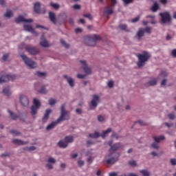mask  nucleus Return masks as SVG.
Listing matches in <instances>:
<instances>
[{"mask_svg": "<svg viewBox=\"0 0 176 176\" xmlns=\"http://www.w3.org/2000/svg\"><path fill=\"white\" fill-rule=\"evenodd\" d=\"M112 138H116V140H118V138H119V135H117L116 133L113 132L111 135Z\"/></svg>", "mask_w": 176, "mask_h": 176, "instance_id": "52", "label": "nucleus"}, {"mask_svg": "<svg viewBox=\"0 0 176 176\" xmlns=\"http://www.w3.org/2000/svg\"><path fill=\"white\" fill-rule=\"evenodd\" d=\"M137 123H139L140 126H146V122L142 120H138L137 122H135L134 124H137Z\"/></svg>", "mask_w": 176, "mask_h": 176, "instance_id": "35", "label": "nucleus"}, {"mask_svg": "<svg viewBox=\"0 0 176 176\" xmlns=\"http://www.w3.org/2000/svg\"><path fill=\"white\" fill-rule=\"evenodd\" d=\"M20 102L22 107H28L30 104V100H28V98L27 96L21 95L20 96Z\"/></svg>", "mask_w": 176, "mask_h": 176, "instance_id": "15", "label": "nucleus"}, {"mask_svg": "<svg viewBox=\"0 0 176 176\" xmlns=\"http://www.w3.org/2000/svg\"><path fill=\"white\" fill-rule=\"evenodd\" d=\"M129 166H131L132 167H135V166H137V162L134 160H132V161L129 162Z\"/></svg>", "mask_w": 176, "mask_h": 176, "instance_id": "39", "label": "nucleus"}, {"mask_svg": "<svg viewBox=\"0 0 176 176\" xmlns=\"http://www.w3.org/2000/svg\"><path fill=\"white\" fill-rule=\"evenodd\" d=\"M78 165L79 166V167H82L85 165V162H83L82 160H79L78 161Z\"/></svg>", "mask_w": 176, "mask_h": 176, "instance_id": "48", "label": "nucleus"}, {"mask_svg": "<svg viewBox=\"0 0 176 176\" xmlns=\"http://www.w3.org/2000/svg\"><path fill=\"white\" fill-rule=\"evenodd\" d=\"M160 16H161L162 22L164 24H166V23H170V21H171V16L170 15V12H161L160 13Z\"/></svg>", "mask_w": 176, "mask_h": 176, "instance_id": "9", "label": "nucleus"}, {"mask_svg": "<svg viewBox=\"0 0 176 176\" xmlns=\"http://www.w3.org/2000/svg\"><path fill=\"white\" fill-rule=\"evenodd\" d=\"M40 45L43 47H49V46H50L49 45V43L47 42V41H46V38H44L43 36H42L41 38Z\"/></svg>", "mask_w": 176, "mask_h": 176, "instance_id": "20", "label": "nucleus"}, {"mask_svg": "<svg viewBox=\"0 0 176 176\" xmlns=\"http://www.w3.org/2000/svg\"><path fill=\"white\" fill-rule=\"evenodd\" d=\"M80 63L84 65L82 68L85 74L87 75L91 74V69L86 65V60H80Z\"/></svg>", "mask_w": 176, "mask_h": 176, "instance_id": "17", "label": "nucleus"}, {"mask_svg": "<svg viewBox=\"0 0 176 176\" xmlns=\"http://www.w3.org/2000/svg\"><path fill=\"white\" fill-rule=\"evenodd\" d=\"M64 78L65 79H67L69 86H71V87H74V86L75 85V81L72 79V78L68 77V76L67 75H64Z\"/></svg>", "mask_w": 176, "mask_h": 176, "instance_id": "22", "label": "nucleus"}, {"mask_svg": "<svg viewBox=\"0 0 176 176\" xmlns=\"http://www.w3.org/2000/svg\"><path fill=\"white\" fill-rule=\"evenodd\" d=\"M8 112L10 113V116L13 120H16L17 118H19L17 115L14 114V113L12 112V111L8 110Z\"/></svg>", "mask_w": 176, "mask_h": 176, "instance_id": "29", "label": "nucleus"}, {"mask_svg": "<svg viewBox=\"0 0 176 176\" xmlns=\"http://www.w3.org/2000/svg\"><path fill=\"white\" fill-rule=\"evenodd\" d=\"M26 52H28V53H29L30 54H38V53H39V50L35 47H30V46H26L25 47Z\"/></svg>", "mask_w": 176, "mask_h": 176, "instance_id": "12", "label": "nucleus"}, {"mask_svg": "<svg viewBox=\"0 0 176 176\" xmlns=\"http://www.w3.org/2000/svg\"><path fill=\"white\" fill-rule=\"evenodd\" d=\"M113 14V10L112 9V8L109 6L104 7V10L103 12V14L104 17L108 18V16H110V14Z\"/></svg>", "mask_w": 176, "mask_h": 176, "instance_id": "16", "label": "nucleus"}, {"mask_svg": "<svg viewBox=\"0 0 176 176\" xmlns=\"http://www.w3.org/2000/svg\"><path fill=\"white\" fill-rule=\"evenodd\" d=\"M77 78H78V79H85V78H86V75L78 74H77Z\"/></svg>", "mask_w": 176, "mask_h": 176, "instance_id": "46", "label": "nucleus"}, {"mask_svg": "<svg viewBox=\"0 0 176 176\" xmlns=\"http://www.w3.org/2000/svg\"><path fill=\"white\" fill-rule=\"evenodd\" d=\"M23 27L25 31H28L29 32H32V34H35V30L32 28V26L28 24H25Z\"/></svg>", "mask_w": 176, "mask_h": 176, "instance_id": "21", "label": "nucleus"}, {"mask_svg": "<svg viewBox=\"0 0 176 176\" xmlns=\"http://www.w3.org/2000/svg\"><path fill=\"white\" fill-rule=\"evenodd\" d=\"M16 79V76L7 74L4 76L0 77V83H5V82H9L10 80H14Z\"/></svg>", "mask_w": 176, "mask_h": 176, "instance_id": "11", "label": "nucleus"}, {"mask_svg": "<svg viewBox=\"0 0 176 176\" xmlns=\"http://www.w3.org/2000/svg\"><path fill=\"white\" fill-rule=\"evenodd\" d=\"M144 34H145V31L144 30V29L140 28L137 33L138 39H141V38H142V36H144Z\"/></svg>", "mask_w": 176, "mask_h": 176, "instance_id": "26", "label": "nucleus"}, {"mask_svg": "<svg viewBox=\"0 0 176 176\" xmlns=\"http://www.w3.org/2000/svg\"><path fill=\"white\" fill-rule=\"evenodd\" d=\"M154 141H155V142H153L151 144L152 148H153L154 149H159V142H160V141H163V140H165L164 135H160L159 137H156V136H153V137Z\"/></svg>", "mask_w": 176, "mask_h": 176, "instance_id": "10", "label": "nucleus"}, {"mask_svg": "<svg viewBox=\"0 0 176 176\" xmlns=\"http://www.w3.org/2000/svg\"><path fill=\"white\" fill-rule=\"evenodd\" d=\"M98 102H100V96L98 95H94L92 100L91 101L89 105L93 108H96Z\"/></svg>", "mask_w": 176, "mask_h": 176, "instance_id": "14", "label": "nucleus"}, {"mask_svg": "<svg viewBox=\"0 0 176 176\" xmlns=\"http://www.w3.org/2000/svg\"><path fill=\"white\" fill-rule=\"evenodd\" d=\"M83 17H86L87 19H89V20H93V17H91V14H83Z\"/></svg>", "mask_w": 176, "mask_h": 176, "instance_id": "44", "label": "nucleus"}, {"mask_svg": "<svg viewBox=\"0 0 176 176\" xmlns=\"http://www.w3.org/2000/svg\"><path fill=\"white\" fill-rule=\"evenodd\" d=\"M138 20H140V16H136L135 18H134L133 19H132V22L133 23H137V21H138Z\"/></svg>", "mask_w": 176, "mask_h": 176, "instance_id": "55", "label": "nucleus"}, {"mask_svg": "<svg viewBox=\"0 0 176 176\" xmlns=\"http://www.w3.org/2000/svg\"><path fill=\"white\" fill-rule=\"evenodd\" d=\"M76 34H79V32H82V29L80 28H78L75 30Z\"/></svg>", "mask_w": 176, "mask_h": 176, "instance_id": "58", "label": "nucleus"}, {"mask_svg": "<svg viewBox=\"0 0 176 176\" xmlns=\"http://www.w3.org/2000/svg\"><path fill=\"white\" fill-rule=\"evenodd\" d=\"M34 10L35 13H38V14L41 13V3H34Z\"/></svg>", "mask_w": 176, "mask_h": 176, "instance_id": "25", "label": "nucleus"}, {"mask_svg": "<svg viewBox=\"0 0 176 176\" xmlns=\"http://www.w3.org/2000/svg\"><path fill=\"white\" fill-rule=\"evenodd\" d=\"M60 111V116L57 119L56 121L52 122L51 124H50L46 128L47 130H52V129H54V126H57V124H58V123L60 122H64V120H68V119H69V115H68V112L65 111V104L61 105Z\"/></svg>", "mask_w": 176, "mask_h": 176, "instance_id": "1", "label": "nucleus"}, {"mask_svg": "<svg viewBox=\"0 0 176 176\" xmlns=\"http://www.w3.org/2000/svg\"><path fill=\"white\" fill-rule=\"evenodd\" d=\"M48 163H56V160L53 157H50L48 159Z\"/></svg>", "mask_w": 176, "mask_h": 176, "instance_id": "49", "label": "nucleus"}, {"mask_svg": "<svg viewBox=\"0 0 176 176\" xmlns=\"http://www.w3.org/2000/svg\"><path fill=\"white\" fill-rule=\"evenodd\" d=\"M21 57L24 61L25 64L28 65V67L32 69L36 68V67H38V65L36 64V63L34 62L32 60L28 58V56H25V54H21Z\"/></svg>", "mask_w": 176, "mask_h": 176, "instance_id": "4", "label": "nucleus"}, {"mask_svg": "<svg viewBox=\"0 0 176 176\" xmlns=\"http://www.w3.org/2000/svg\"><path fill=\"white\" fill-rule=\"evenodd\" d=\"M160 2L163 5H166V3H167V0H160Z\"/></svg>", "mask_w": 176, "mask_h": 176, "instance_id": "64", "label": "nucleus"}, {"mask_svg": "<svg viewBox=\"0 0 176 176\" xmlns=\"http://www.w3.org/2000/svg\"><path fill=\"white\" fill-rule=\"evenodd\" d=\"M50 113H52V109H46L45 113L42 118L43 123H46V122H47V120L49 119V116H50Z\"/></svg>", "mask_w": 176, "mask_h": 176, "instance_id": "18", "label": "nucleus"}, {"mask_svg": "<svg viewBox=\"0 0 176 176\" xmlns=\"http://www.w3.org/2000/svg\"><path fill=\"white\" fill-rule=\"evenodd\" d=\"M112 144H113V140H110L108 142V145L111 146L109 152L110 153H112L113 152H115V151H118V149H122L123 148V146L120 143H116L112 146Z\"/></svg>", "mask_w": 176, "mask_h": 176, "instance_id": "7", "label": "nucleus"}, {"mask_svg": "<svg viewBox=\"0 0 176 176\" xmlns=\"http://www.w3.org/2000/svg\"><path fill=\"white\" fill-rule=\"evenodd\" d=\"M118 28H120V30H122V31L129 32V30H127V25L126 24H120L118 25Z\"/></svg>", "mask_w": 176, "mask_h": 176, "instance_id": "30", "label": "nucleus"}, {"mask_svg": "<svg viewBox=\"0 0 176 176\" xmlns=\"http://www.w3.org/2000/svg\"><path fill=\"white\" fill-rule=\"evenodd\" d=\"M13 16V13L10 10H8L6 13L4 14V17H7L8 19H10Z\"/></svg>", "mask_w": 176, "mask_h": 176, "instance_id": "33", "label": "nucleus"}, {"mask_svg": "<svg viewBox=\"0 0 176 176\" xmlns=\"http://www.w3.org/2000/svg\"><path fill=\"white\" fill-rule=\"evenodd\" d=\"M166 83H167V80L164 79V80L161 82V85H162V86H166Z\"/></svg>", "mask_w": 176, "mask_h": 176, "instance_id": "59", "label": "nucleus"}, {"mask_svg": "<svg viewBox=\"0 0 176 176\" xmlns=\"http://www.w3.org/2000/svg\"><path fill=\"white\" fill-rule=\"evenodd\" d=\"M3 94H4V96H10V87L9 86L3 88Z\"/></svg>", "mask_w": 176, "mask_h": 176, "instance_id": "27", "label": "nucleus"}, {"mask_svg": "<svg viewBox=\"0 0 176 176\" xmlns=\"http://www.w3.org/2000/svg\"><path fill=\"white\" fill-rule=\"evenodd\" d=\"M144 32H146V34H151L152 31V28L151 27H146V28L143 29Z\"/></svg>", "mask_w": 176, "mask_h": 176, "instance_id": "37", "label": "nucleus"}, {"mask_svg": "<svg viewBox=\"0 0 176 176\" xmlns=\"http://www.w3.org/2000/svg\"><path fill=\"white\" fill-rule=\"evenodd\" d=\"M69 23L70 25H74V19L71 18L69 20Z\"/></svg>", "mask_w": 176, "mask_h": 176, "instance_id": "62", "label": "nucleus"}, {"mask_svg": "<svg viewBox=\"0 0 176 176\" xmlns=\"http://www.w3.org/2000/svg\"><path fill=\"white\" fill-rule=\"evenodd\" d=\"M35 75H36V76H45V75H46V73H43V72H37L35 73Z\"/></svg>", "mask_w": 176, "mask_h": 176, "instance_id": "41", "label": "nucleus"}, {"mask_svg": "<svg viewBox=\"0 0 176 176\" xmlns=\"http://www.w3.org/2000/svg\"><path fill=\"white\" fill-rule=\"evenodd\" d=\"M98 120L99 122H104V117L102 116H99L98 117Z\"/></svg>", "mask_w": 176, "mask_h": 176, "instance_id": "56", "label": "nucleus"}, {"mask_svg": "<svg viewBox=\"0 0 176 176\" xmlns=\"http://www.w3.org/2000/svg\"><path fill=\"white\" fill-rule=\"evenodd\" d=\"M136 56L138 58L137 65L139 68L144 67V65H145V63L151 58V54L147 52H144L143 54H137Z\"/></svg>", "mask_w": 176, "mask_h": 176, "instance_id": "2", "label": "nucleus"}, {"mask_svg": "<svg viewBox=\"0 0 176 176\" xmlns=\"http://www.w3.org/2000/svg\"><path fill=\"white\" fill-rule=\"evenodd\" d=\"M157 83V80L156 78H153L148 82L149 86H155Z\"/></svg>", "mask_w": 176, "mask_h": 176, "instance_id": "31", "label": "nucleus"}, {"mask_svg": "<svg viewBox=\"0 0 176 176\" xmlns=\"http://www.w3.org/2000/svg\"><path fill=\"white\" fill-rule=\"evenodd\" d=\"M57 102V101L53 98H50L49 100V104L50 105H54V104H56Z\"/></svg>", "mask_w": 176, "mask_h": 176, "instance_id": "40", "label": "nucleus"}, {"mask_svg": "<svg viewBox=\"0 0 176 176\" xmlns=\"http://www.w3.org/2000/svg\"><path fill=\"white\" fill-rule=\"evenodd\" d=\"M8 58H9V54H6L3 56V61H8Z\"/></svg>", "mask_w": 176, "mask_h": 176, "instance_id": "45", "label": "nucleus"}, {"mask_svg": "<svg viewBox=\"0 0 176 176\" xmlns=\"http://www.w3.org/2000/svg\"><path fill=\"white\" fill-rule=\"evenodd\" d=\"M170 164L172 166H176V159H170Z\"/></svg>", "mask_w": 176, "mask_h": 176, "instance_id": "50", "label": "nucleus"}, {"mask_svg": "<svg viewBox=\"0 0 176 176\" xmlns=\"http://www.w3.org/2000/svg\"><path fill=\"white\" fill-rule=\"evenodd\" d=\"M34 105L31 107V115H36L39 107H41V102L36 99H34L33 100Z\"/></svg>", "mask_w": 176, "mask_h": 176, "instance_id": "8", "label": "nucleus"}, {"mask_svg": "<svg viewBox=\"0 0 176 176\" xmlns=\"http://www.w3.org/2000/svg\"><path fill=\"white\" fill-rule=\"evenodd\" d=\"M118 162V157H111L106 160L107 164H115Z\"/></svg>", "mask_w": 176, "mask_h": 176, "instance_id": "24", "label": "nucleus"}, {"mask_svg": "<svg viewBox=\"0 0 176 176\" xmlns=\"http://www.w3.org/2000/svg\"><path fill=\"white\" fill-rule=\"evenodd\" d=\"M39 93H41V94H46V93H47V90H46L45 87H42L39 91Z\"/></svg>", "mask_w": 176, "mask_h": 176, "instance_id": "38", "label": "nucleus"}, {"mask_svg": "<svg viewBox=\"0 0 176 176\" xmlns=\"http://www.w3.org/2000/svg\"><path fill=\"white\" fill-rule=\"evenodd\" d=\"M36 148L34 146H31L30 147H27L26 148H24L25 151H35Z\"/></svg>", "mask_w": 176, "mask_h": 176, "instance_id": "43", "label": "nucleus"}, {"mask_svg": "<svg viewBox=\"0 0 176 176\" xmlns=\"http://www.w3.org/2000/svg\"><path fill=\"white\" fill-rule=\"evenodd\" d=\"M49 19L50 21L53 23V24H57V19H56V14H54V12H49Z\"/></svg>", "mask_w": 176, "mask_h": 176, "instance_id": "19", "label": "nucleus"}, {"mask_svg": "<svg viewBox=\"0 0 176 176\" xmlns=\"http://www.w3.org/2000/svg\"><path fill=\"white\" fill-rule=\"evenodd\" d=\"M60 43L63 45V46H64L66 49H68L69 47V45L67 44V43H65V41H64L63 39H60Z\"/></svg>", "mask_w": 176, "mask_h": 176, "instance_id": "34", "label": "nucleus"}, {"mask_svg": "<svg viewBox=\"0 0 176 176\" xmlns=\"http://www.w3.org/2000/svg\"><path fill=\"white\" fill-rule=\"evenodd\" d=\"M101 37L97 34H94L93 37L87 36L85 37V41H88L87 44L88 46H96L97 45V41H100Z\"/></svg>", "mask_w": 176, "mask_h": 176, "instance_id": "3", "label": "nucleus"}, {"mask_svg": "<svg viewBox=\"0 0 176 176\" xmlns=\"http://www.w3.org/2000/svg\"><path fill=\"white\" fill-rule=\"evenodd\" d=\"M34 21L31 19H25L24 16L19 15L17 18L15 19V23L19 24V23H32Z\"/></svg>", "mask_w": 176, "mask_h": 176, "instance_id": "13", "label": "nucleus"}, {"mask_svg": "<svg viewBox=\"0 0 176 176\" xmlns=\"http://www.w3.org/2000/svg\"><path fill=\"white\" fill-rule=\"evenodd\" d=\"M140 172L143 176H150L151 175V173H149V171H148L147 170H142Z\"/></svg>", "mask_w": 176, "mask_h": 176, "instance_id": "32", "label": "nucleus"}, {"mask_svg": "<svg viewBox=\"0 0 176 176\" xmlns=\"http://www.w3.org/2000/svg\"><path fill=\"white\" fill-rule=\"evenodd\" d=\"M171 55L173 56V57L175 58L176 57V49H174L172 50L171 52Z\"/></svg>", "mask_w": 176, "mask_h": 176, "instance_id": "54", "label": "nucleus"}, {"mask_svg": "<svg viewBox=\"0 0 176 176\" xmlns=\"http://www.w3.org/2000/svg\"><path fill=\"white\" fill-rule=\"evenodd\" d=\"M111 131H112V129L109 128L106 131H103L101 135H100V133L96 131L94 133H90L89 137H90V138H98V137L100 136L102 138H105V137H107V134L111 133Z\"/></svg>", "mask_w": 176, "mask_h": 176, "instance_id": "5", "label": "nucleus"}, {"mask_svg": "<svg viewBox=\"0 0 176 176\" xmlns=\"http://www.w3.org/2000/svg\"><path fill=\"white\" fill-rule=\"evenodd\" d=\"M12 142L13 144H14L15 145H25L27 144H28V142H23L21 140H19V139H14L12 140Z\"/></svg>", "mask_w": 176, "mask_h": 176, "instance_id": "23", "label": "nucleus"}, {"mask_svg": "<svg viewBox=\"0 0 176 176\" xmlns=\"http://www.w3.org/2000/svg\"><path fill=\"white\" fill-rule=\"evenodd\" d=\"M133 0H123V2L125 5H129V3H131Z\"/></svg>", "mask_w": 176, "mask_h": 176, "instance_id": "53", "label": "nucleus"}, {"mask_svg": "<svg viewBox=\"0 0 176 176\" xmlns=\"http://www.w3.org/2000/svg\"><path fill=\"white\" fill-rule=\"evenodd\" d=\"M151 10H152L153 12H157L159 10V4L157 2H155L153 6L151 8Z\"/></svg>", "mask_w": 176, "mask_h": 176, "instance_id": "28", "label": "nucleus"}, {"mask_svg": "<svg viewBox=\"0 0 176 176\" xmlns=\"http://www.w3.org/2000/svg\"><path fill=\"white\" fill-rule=\"evenodd\" d=\"M46 167H47V168H50V170H52V168H53V165H52V164H47L46 165Z\"/></svg>", "mask_w": 176, "mask_h": 176, "instance_id": "61", "label": "nucleus"}, {"mask_svg": "<svg viewBox=\"0 0 176 176\" xmlns=\"http://www.w3.org/2000/svg\"><path fill=\"white\" fill-rule=\"evenodd\" d=\"M76 113H78L79 115H80L82 113V110L80 109H76Z\"/></svg>", "mask_w": 176, "mask_h": 176, "instance_id": "63", "label": "nucleus"}, {"mask_svg": "<svg viewBox=\"0 0 176 176\" xmlns=\"http://www.w3.org/2000/svg\"><path fill=\"white\" fill-rule=\"evenodd\" d=\"M74 142V137L66 136L65 138V142L63 140H60L58 143V145L60 148H67V146H68V144H69V142Z\"/></svg>", "mask_w": 176, "mask_h": 176, "instance_id": "6", "label": "nucleus"}, {"mask_svg": "<svg viewBox=\"0 0 176 176\" xmlns=\"http://www.w3.org/2000/svg\"><path fill=\"white\" fill-rule=\"evenodd\" d=\"M107 85H108V87L110 88L113 87V81H109Z\"/></svg>", "mask_w": 176, "mask_h": 176, "instance_id": "57", "label": "nucleus"}, {"mask_svg": "<svg viewBox=\"0 0 176 176\" xmlns=\"http://www.w3.org/2000/svg\"><path fill=\"white\" fill-rule=\"evenodd\" d=\"M111 6H114L115 5H116V3H118V1L116 0H111Z\"/></svg>", "mask_w": 176, "mask_h": 176, "instance_id": "60", "label": "nucleus"}, {"mask_svg": "<svg viewBox=\"0 0 176 176\" xmlns=\"http://www.w3.org/2000/svg\"><path fill=\"white\" fill-rule=\"evenodd\" d=\"M74 9H75L76 10H79V9H80V6L78 4H75L73 6Z\"/></svg>", "mask_w": 176, "mask_h": 176, "instance_id": "51", "label": "nucleus"}, {"mask_svg": "<svg viewBox=\"0 0 176 176\" xmlns=\"http://www.w3.org/2000/svg\"><path fill=\"white\" fill-rule=\"evenodd\" d=\"M11 134H14V135H20V132L16 131V130H11L10 131Z\"/></svg>", "mask_w": 176, "mask_h": 176, "instance_id": "42", "label": "nucleus"}, {"mask_svg": "<svg viewBox=\"0 0 176 176\" xmlns=\"http://www.w3.org/2000/svg\"><path fill=\"white\" fill-rule=\"evenodd\" d=\"M50 5H51V6H52V8H54V9L57 10V9H59V8H60V5H58V3H51Z\"/></svg>", "mask_w": 176, "mask_h": 176, "instance_id": "36", "label": "nucleus"}, {"mask_svg": "<svg viewBox=\"0 0 176 176\" xmlns=\"http://www.w3.org/2000/svg\"><path fill=\"white\" fill-rule=\"evenodd\" d=\"M168 116L169 119H170V120H173V119H175V115H174V113H170Z\"/></svg>", "mask_w": 176, "mask_h": 176, "instance_id": "47", "label": "nucleus"}]
</instances>
